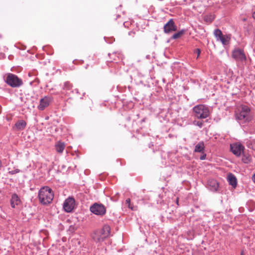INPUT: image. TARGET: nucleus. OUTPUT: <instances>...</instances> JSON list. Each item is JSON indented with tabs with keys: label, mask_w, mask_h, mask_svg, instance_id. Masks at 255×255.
Returning <instances> with one entry per match:
<instances>
[{
	"label": "nucleus",
	"mask_w": 255,
	"mask_h": 255,
	"mask_svg": "<svg viewBox=\"0 0 255 255\" xmlns=\"http://www.w3.org/2000/svg\"><path fill=\"white\" fill-rule=\"evenodd\" d=\"M38 198L41 204L47 205L52 201L54 198V193L52 189L49 187L44 186L39 191Z\"/></svg>",
	"instance_id": "nucleus-1"
},
{
	"label": "nucleus",
	"mask_w": 255,
	"mask_h": 255,
	"mask_svg": "<svg viewBox=\"0 0 255 255\" xmlns=\"http://www.w3.org/2000/svg\"><path fill=\"white\" fill-rule=\"evenodd\" d=\"M111 228L108 225H105L102 229L96 231L93 235V239L96 243H101L109 237Z\"/></svg>",
	"instance_id": "nucleus-2"
},
{
	"label": "nucleus",
	"mask_w": 255,
	"mask_h": 255,
	"mask_svg": "<svg viewBox=\"0 0 255 255\" xmlns=\"http://www.w3.org/2000/svg\"><path fill=\"white\" fill-rule=\"evenodd\" d=\"M250 109L248 106H241L236 111V119L243 122L249 121H250Z\"/></svg>",
	"instance_id": "nucleus-3"
},
{
	"label": "nucleus",
	"mask_w": 255,
	"mask_h": 255,
	"mask_svg": "<svg viewBox=\"0 0 255 255\" xmlns=\"http://www.w3.org/2000/svg\"><path fill=\"white\" fill-rule=\"evenodd\" d=\"M194 116L198 119H205L210 115L208 107L204 105H197L193 108Z\"/></svg>",
	"instance_id": "nucleus-4"
},
{
	"label": "nucleus",
	"mask_w": 255,
	"mask_h": 255,
	"mask_svg": "<svg viewBox=\"0 0 255 255\" xmlns=\"http://www.w3.org/2000/svg\"><path fill=\"white\" fill-rule=\"evenodd\" d=\"M5 81L8 85L13 88L20 87L22 84L21 79L11 73H8L6 75Z\"/></svg>",
	"instance_id": "nucleus-5"
},
{
	"label": "nucleus",
	"mask_w": 255,
	"mask_h": 255,
	"mask_svg": "<svg viewBox=\"0 0 255 255\" xmlns=\"http://www.w3.org/2000/svg\"><path fill=\"white\" fill-rule=\"evenodd\" d=\"M90 211L95 215L103 216L106 214V208L102 204L95 203L91 206Z\"/></svg>",
	"instance_id": "nucleus-6"
},
{
	"label": "nucleus",
	"mask_w": 255,
	"mask_h": 255,
	"mask_svg": "<svg viewBox=\"0 0 255 255\" xmlns=\"http://www.w3.org/2000/svg\"><path fill=\"white\" fill-rule=\"evenodd\" d=\"M75 204V201L73 198L69 197L67 198L63 204V208L67 212H70L74 209Z\"/></svg>",
	"instance_id": "nucleus-7"
},
{
	"label": "nucleus",
	"mask_w": 255,
	"mask_h": 255,
	"mask_svg": "<svg viewBox=\"0 0 255 255\" xmlns=\"http://www.w3.org/2000/svg\"><path fill=\"white\" fill-rule=\"evenodd\" d=\"M231 150L236 156H239L243 152L244 146L241 143H233L231 144Z\"/></svg>",
	"instance_id": "nucleus-8"
},
{
	"label": "nucleus",
	"mask_w": 255,
	"mask_h": 255,
	"mask_svg": "<svg viewBox=\"0 0 255 255\" xmlns=\"http://www.w3.org/2000/svg\"><path fill=\"white\" fill-rule=\"evenodd\" d=\"M232 56L236 60L243 61H245L246 57L244 51L240 49H236L233 51Z\"/></svg>",
	"instance_id": "nucleus-9"
},
{
	"label": "nucleus",
	"mask_w": 255,
	"mask_h": 255,
	"mask_svg": "<svg viewBox=\"0 0 255 255\" xmlns=\"http://www.w3.org/2000/svg\"><path fill=\"white\" fill-rule=\"evenodd\" d=\"M177 30V26L175 25L172 19H170L164 26V31L165 33H168L172 31Z\"/></svg>",
	"instance_id": "nucleus-10"
},
{
	"label": "nucleus",
	"mask_w": 255,
	"mask_h": 255,
	"mask_svg": "<svg viewBox=\"0 0 255 255\" xmlns=\"http://www.w3.org/2000/svg\"><path fill=\"white\" fill-rule=\"evenodd\" d=\"M52 99L50 97L45 96L40 100L39 105L38 106V109L42 111L47 107L51 102Z\"/></svg>",
	"instance_id": "nucleus-11"
},
{
	"label": "nucleus",
	"mask_w": 255,
	"mask_h": 255,
	"mask_svg": "<svg viewBox=\"0 0 255 255\" xmlns=\"http://www.w3.org/2000/svg\"><path fill=\"white\" fill-rule=\"evenodd\" d=\"M209 188L212 191H217L219 187V183L215 179H211L208 181Z\"/></svg>",
	"instance_id": "nucleus-12"
},
{
	"label": "nucleus",
	"mask_w": 255,
	"mask_h": 255,
	"mask_svg": "<svg viewBox=\"0 0 255 255\" xmlns=\"http://www.w3.org/2000/svg\"><path fill=\"white\" fill-rule=\"evenodd\" d=\"M21 203L20 199L18 195L14 193L11 196L10 205L12 208H14L16 206L19 205Z\"/></svg>",
	"instance_id": "nucleus-13"
},
{
	"label": "nucleus",
	"mask_w": 255,
	"mask_h": 255,
	"mask_svg": "<svg viewBox=\"0 0 255 255\" xmlns=\"http://www.w3.org/2000/svg\"><path fill=\"white\" fill-rule=\"evenodd\" d=\"M228 181L230 185L235 188L237 186V179L235 176L232 173H229L227 177Z\"/></svg>",
	"instance_id": "nucleus-14"
},
{
	"label": "nucleus",
	"mask_w": 255,
	"mask_h": 255,
	"mask_svg": "<svg viewBox=\"0 0 255 255\" xmlns=\"http://www.w3.org/2000/svg\"><path fill=\"white\" fill-rule=\"evenodd\" d=\"M26 125V122L23 120L18 121L14 125V128L18 130L24 129Z\"/></svg>",
	"instance_id": "nucleus-15"
},
{
	"label": "nucleus",
	"mask_w": 255,
	"mask_h": 255,
	"mask_svg": "<svg viewBox=\"0 0 255 255\" xmlns=\"http://www.w3.org/2000/svg\"><path fill=\"white\" fill-rule=\"evenodd\" d=\"M55 147L56 151L61 153L65 149V145L64 142L59 141L55 144Z\"/></svg>",
	"instance_id": "nucleus-16"
},
{
	"label": "nucleus",
	"mask_w": 255,
	"mask_h": 255,
	"mask_svg": "<svg viewBox=\"0 0 255 255\" xmlns=\"http://www.w3.org/2000/svg\"><path fill=\"white\" fill-rule=\"evenodd\" d=\"M205 148L204 143L203 141L199 142L195 147L194 151L203 153Z\"/></svg>",
	"instance_id": "nucleus-17"
},
{
	"label": "nucleus",
	"mask_w": 255,
	"mask_h": 255,
	"mask_svg": "<svg viewBox=\"0 0 255 255\" xmlns=\"http://www.w3.org/2000/svg\"><path fill=\"white\" fill-rule=\"evenodd\" d=\"M246 145L248 147L255 150V140H249L247 141Z\"/></svg>",
	"instance_id": "nucleus-18"
},
{
	"label": "nucleus",
	"mask_w": 255,
	"mask_h": 255,
	"mask_svg": "<svg viewBox=\"0 0 255 255\" xmlns=\"http://www.w3.org/2000/svg\"><path fill=\"white\" fill-rule=\"evenodd\" d=\"M126 205H127L128 207L131 209V210H136L137 207V206H134L133 205H132L130 203V200L129 198L127 199L126 200Z\"/></svg>",
	"instance_id": "nucleus-19"
},
{
	"label": "nucleus",
	"mask_w": 255,
	"mask_h": 255,
	"mask_svg": "<svg viewBox=\"0 0 255 255\" xmlns=\"http://www.w3.org/2000/svg\"><path fill=\"white\" fill-rule=\"evenodd\" d=\"M73 85L69 82H65L63 85V90L66 91H69L72 89Z\"/></svg>",
	"instance_id": "nucleus-20"
},
{
	"label": "nucleus",
	"mask_w": 255,
	"mask_h": 255,
	"mask_svg": "<svg viewBox=\"0 0 255 255\" xmlns=\"http://www.w3.org/2000/svg\"><path fill=\"white\" fill-rule=\"evenodd\" d=\"M184 32H185L184 30H181L179 31V32H178L177 33H176L174 34H173L172 36V38L174 39L179 38L182 35L184 34Z\"/></svg>",
	"instance_id": "nucleus-21"
},
{
	"label": "nucleus",
	"mask_w": 255,
	"mask_h": 255,
	"mask_svg": "<svg viewBox=\"0 0 255 255\" xmlns=\"http://www.w3.org/2000/svg\"><path fill=\"white\" fill-rule=\"evenodd\" d=\"M230 38L227 35H223L219 40L222 42L224 45H226L228 43Z\"/></svg>",
	"instance_id": "nucleus-22"
},
{
	"label": "nucleus",
	"mask_w": 255,
	"mask_h": 255,
	"mask_svg": "<svg viewBox=\"0 0 255 255\" xmlns=\"http://www.w3.org/2000/svg\"><path fill=\"white\" fill-rule=\"evenodd\" d=\"M214 35L216 37L218 38V39H220L224 35L222 31L219 29H217L214 31Z\"/></svg>",
	"instance_id": "nucleus-23"
},
{
	"label": "nucleus",
	"mask_w": 255,
	"mask_h": 255,
	"mask_svg": "<svg viewBox=\"0 0 255 255\" xmlns=\"http://www.w3.org/2000/svg\"><path fill=\"white\" fill-rule=\"evenodd\" d=\"M251 160V157L249 155H244L242 158V161L245 163H249Z\"/></svg>",
	"instance_id": "nucleus-24"
},
{
	"label": "nucleus",
	"mask_w": 255,
	"mask_h": 255,
	"mask_svg": "<svg viewBox=\"0 0 255 255\" xmlns=\"http://www.w3.org/2000/svg\"><path fill=\"white\" fill-rule=\"evenodd\" d=\"M8 170H9V173L10 174H14L17 173L19 172V170L17 168L10 170V168H9Z\"/></svg>",
	"instance_id": "nucleus-25"
},
{
	"label": "nucleus",
	"mask_w": 255,
	"mask_h": 255,
	"mask_svg": "<svg viewBox=\"0 0 255 255\" xmlns=\"http://www.w3.org/2000/svg\"><path fill=\"white\" fill-rule=\"evenodd\" d=\"M193 124L195 126L199 127L200 128H201L203 126V122L200 121H194Z\"/></svg>",
	"instance_id": "nucleus-26"
},
{
	"label": "nucleus",
	"mask_w": 255,
	"mask_h": 255,
	"mask_svg": "<svg viewBox=\"0 0 255 255\" xmlns=\"http://www.w3.org/2000/svg\"><path fill=\"white\" fill-rule=\"evenodd\" d=\"M194 52L197 53V58H198L201 53L200 50L199 49L197 48V49H195Z\"/></svg>",
	"instance_id": "nucleus-27"
},
{
	"label": "nucleus",
	"mask_w": 255,
	"mask_h": 255,
	"mask_svg": "<svg viewBox=\"0 0 255 255\" xmlns=\"http://www.w3.org/2000/svg\"><path fill=\"white\" fill-rule=\"evenodd\" d=\"M206 157V155L205 154H204V155H202V156L200 157V159H201V160H204V159H205Z\"/></svg>",
	"instance_id": "nucleus-28"
},
{
	"label": "nucleus",
	"mask_w": 255,
	"mask_h": 255,
	"mask_svg": "<svg viewBox=\"0 0 255 255\" xmlns=\"http://www.w3.org/2000/svg\"><path fill=\"white\" fill-rule=\"evenodd\" d=\"M252 180L254 181V182L255 183V174H254L252 177Z\"/></svg>",
	"instance_id": "nucleus-29"
},
{
	"label": "nucleus",
	"mask_w": 255,
	"mask_h": 255,
	"mask_svg": "<svg viewBox=\"0 0 255 255\" xmlns=\"http://www.w3.org/2000/svg\"><path fill=\"white\" fill-rule=\"evenodd\" d=\"M253 17L255 19V11H254L252 14Z\"/></svg>",
	"instance_id": "nucleus-30"
},
{
	"label": "nucleus",
	"mask_w": 255,
	"mask_h": 255,
	"mask_svg": "<svg viewBox=\"0 0 255 255\" xmlns=\"http://www.w3.org/2000/svg\"><path fill=\"white\" fill-rule=\"evenodd\" d=\"M2 166V162L1 160H0V168Z\"/></svg>",
	"instance_id": "nucleus-31"
},
{
	"label": "nucleus",
	"mask_w": 255,
	"mask_h": 255,
	"mask_svg": "<svg viewBox=\"0 0 255 255\" xmlns=\"http://www.w3.org/2000/svg\"><path fill=\"white\" fill-rule=\"evenodd\" d=\"M241 255H244V253H243V252H241Z\"/></svg>",
	"instance_id": "nucleus-32"
},
{
	"label": "nucleus",
	"mask_w": 255,
	"mask_h": 255,
	"mask_svg": "<svg viewBox=\"0 0 255 255\" xmlns=\"http://www.w3.org/2000/svg\"><path fill=\"white\" fill-rule=\"evenodd\" d=\"M178 199L177 198V201H176L177 203H178Z\"/></svg>",
	"instance_id": "nucleus-33"
}]
</instances>
